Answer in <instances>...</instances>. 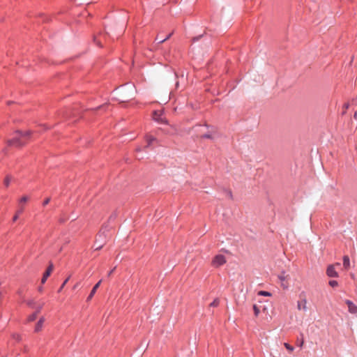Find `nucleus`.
<instances>
[{"label": "nucleus", "instance_id": "6e6552de", "mask_svg": "<svg viewBox=\"0 0 357 357\" xmlns=\"http://www.w3.org/2000/svg\"><path fill=\"white\" fill-rule=\"evenodd\" d=\"M165 132L169 135H176L179 133V129L176 125H172L166 128Z\"/></svg>", "mask_w": 357, "mask_h": 357}, {"label": "nucleus", "instance_id": "f257e3e1", "mask_svg": "<svg viewBox=\"0 0 357 357\" xmlns=\"http://www.w3.org/2000/svg\"><path fill=\"white\" fill-rule=\"evenodd\" d=\"M109 231V225L107 224H104L99 232L96 235V238L95 241V250H101L103 246L105 245L107 241V233Z\"/></svg>", "mask_w": 357, "mask_h": 357}, {"label": "nucleus", "instance_id": "aec40b11", "mask_svg": "<svg viewBox=\"0 0 357 357\" xmlns=\"http://www.w3.org/2000/svg\"><path fill=\"white\" fill-rule=\"evenodd\" d=\"M219 304H220V300H219V298H216L213 301V302H211L210 303L209 305H210V307H216L219 305Z\"/></svg>", "mask_w": 357, "mask_h": 357}, {"label": "nucleus", "instance_id": "20e7f679", "mask_svg": "<svg viewBox=\"0 0 357 357\" xmlns=\"http://www.w3.org/2000/svg\"><path fill=\"white\" fill-rule=\"evenodd\" d=\"M226 258L223 255H217L212 260V264L215 266H220L226 263Z\"/></svg>", "mask_w": 357, "mask_h": 357}, {"label": "nucleus", "instance_id": "72a5a7b5", "mask_svg": "<svg viewBox=\"0 0 357 357\" xmlns=\"http://www.w3.org/2000/svg\"><path fill=\"white\" fill-rule=\"evenodd\" d=\"M50 202V197H47L46 198L44 201H43V206H46L47 204H49V202Z\"/></svg>", "mask_w": 357, "mask_h": 357}, {"label": "nucleus", "instance_id": "2eb2a0df", "mask_svg": "<svg viewBox=\"0 0 357 357\" xmlns=\"http://www.w3.org/2000/svg\"><path fill=\"white\" fill-rule=\"evenodd\" d=\"M343 266L346 270L350 268V259L348 255L343 256Z\"/></svg>", "mask_w": 357, "mask_h": 357}, {"label": "nucleus", "instance_id": "e433bc0d", "mask_svg": "<svg viewBox=\"0 0 357 357\" xmlns=\"http://www.w3.org/2000/svg\"><path fill=\"white\" fill-rule=\"evenodd\" d=\"M116 267H114L113 269H112L109 273H108V276L111 275L113 272L114 271Z\"/></svg>", "mask_w": 357, "mask_h": 357}, {"label": "nucleus", "instance_id": "f704fd0d", "mask_svg": "<svg viewBox=\"0 0 357 357\" xmlns=\"http://www.w3.org/2000/svg\"><path fill=\"white\" fill-rule=\"evenodd\" d=\"M93 40H94V42L96 43V45H97L98 46H99V47H102V44H101V43H100V41H98V40H96V37H94V38H93Z\"/></svg>", "mask_w": 357, "mask_h": 357}, {"label": "nucleus", "instance_id": "9d476101", "mask_svg": "<svg viewBox=\"0 0 357 357\" xmlns=\"http://www.w3.org/2000/svg\"><path fill=\"white\" fill-rule=\"evenodd\" d=\"M326 274H327V275L328 277H331V278H337V277H338V273L335 270V268H334L333 265H329L327 267Z\"/></svg>", "mask_w": 357, "mask_h": 357}, {"label": "nucleus", "instance_id": "5701e85b", "mask_svg": "<svg viewBox=\"0 0 357 357\" xmlns=\"http://www.w3.org/2000/svg\"><path fill=\"white\" fill-rule=\"evenodd\" d=\"M349 102H345L344 105H343V111L342 112V115H344L346 113H347V110L349 109Z\"/></svg>", "mask_w": 357, "mask_h": 357}, {"label": "nucleus", "instance_id": "6ab92c4d", "mask_svg": "<svg viewBox=\"0 0 357 357\" xmlns=\"http://www.w3.org/2000/svg\"><path fill=\"white\" fill-rule=\"evenodd\" d=\"M200 138L201 139H213V136H212V132H208L204 135H202L200 136Z\"/></svg>", "mask_w": 357, "mask_h": 357}, {"label": "nucleus", "instance_id": "37998d69", "mask_svg": "<svg viewBox=\"0 0 357 357\" xmlns=\"http://www.w3.org/2000/svg\"><path fill=\"white\" fill-rule=\"evenodd\" d=\"M303 344V340H302V342L301 343V347H302Z\"/></svg>", "mask_w": 357, "mask_h": 357}, {"label": "nucleus", "instance_id": "dca6fc26", "mask_svg": "<svg viewBox=\"0 0 357 357\" xmlns=\"http://www.w3.org/2000/svg\"><path fill=\"white\" fill-rule=\"evenodd\" d=\"M284 271H283L281 275H278V279L281 281V282H282L281 284H282L283 289H287L288 287V285H287L284 283V281L286 279V277L284 275Z\"/></svg>", "mask_w": 357, "mask_h": 357}, {"label": "nucleus", "instance_id": "a878e982", "mask_svg": "<svg viewBox=\"0 0 357 357\" xmlns=\"http://www.w3.org/2000/svg\"><path fill=\"white\" fill-rule=\"evenodd\" d=\"M108 107V105H102L100 106L96 107V108L91 109V110H100V109H105L106 107Z\"/></svg>", "mask_w": 357, "mask_h": 357}, {"label": "nucleus", "instance_id": "c85d7f7f", "mask_svg": "<svg viewBox=\"0 0 357 357\" xmlns=\"http://www.w3.org/2000/svg\"><path fill=\"white\" fill-rule=\"evenodd\" d=\"M117 217V214L116 212H113L110 216L108 218V221H112V220H114Z\"/></svg>", "mask_w": 357, "mask_h": 357}, {"label": "nucleus", "instance_id": "ea45409f", "mask_svg": "<svg viewBox=\"0 0 357 357\" xmlns=\"http://www.w3.org/2000/svg\"><path fill=\"white\" fill-rule=\"evenodd\" d=\"M204 126H206V127H207V128L211 127V126H210V125H208V124H207V123H206V122H205V123H204Z\"/></svg>", "mask_w": 357, "mask_h": 357}, {"label": "nucleus", "instance_id": "c9c22d12", "mask_svg": "<svg viewBox=\"0 0 357 357\" xmlns=\"http://www.w3.org/2000/svg\"><path fill=\"white\" fill-rule=\"evenodd\" d=\"M20 212H18L14 217H13V221H15L19 216Z\"/></svg>", "mask_w": 357, "mask_h": 357}, {"label": "nucleus", "instance_id": "2f4dec72", "mask_svg": "<svg viewBox=\"0 0 357 357\" xmlns=\"http://www.w3.org/2000/svg\"><path fill=\"white\" fill-rule=\"evenodd\" d=\"M204 36V34H201V35H199L197 36H195L192 38V43H195L197 41H198L201 38H202V36Z\"/></svg>", "mask_w": 357, "mask_h": 357}, {"label": "nucleus", "instance_id": "393cba45", "mask_svg": "<svg viewBox=\"0 0 357 357\" xmlns=\"http://www.w3.org/2000/svg\"><path fill=\"white\" fill-rule=\"evenodd\" d=\"M69 279H70V276H69V277H68V278H67L63 281V284H61V286L59 287V289H58V291H57V292H58V293H60V292L62 291L63 288L64 287V286L66 285V284L68 282Z\"/></svg>", "mask_w": 357, "mask_h": 357}, {"label": "nucleus", "instance_id": "bb28decb", "mask_svg": "<svg viewBox=\"0 0 357 357\" xmlns=\"http://www.w3.org/2000/svg\"><path fill=\"white\" fill-rule=\"evenodd\" d=\"M32 132L30 131V130H28V131H26V132H24V135H23V137H24V141L26 139H28L29 137V136L31 135Z\"/></svg>", "mask_w": 357, "mask_h": 357}, {"label": "nucleus", "instance_id": "1a4fd4ad", "mask_svg": "<svg viewBox=\"0 0 357 357\" xmlns=\"http://www.w3.org/2000/svg\"><path fill=\"white\" fill-rule=\"evenodd\" d=\"M345 303L348 306V310L351 314H357V305H356L351 301L346 300Z\"/></svg>", "mask_w": 357, "mask_h": 357}, {"label": "nucleus", "instance_id": "7ed1b4c3", "mask_svg": "<svg viewBox=\"0 0 357 357\" xmlns=\"http://www.w3.org/2000/svg\"><path fill=\"white\" fill-rule=\"evenodd\" d=\"M163 112L161 110H154L152 112L153 119L160 123H167V121L165 117H162Z\"/></svg>", "mask_w": 357, "mask_h": 357}, {"label": "nucleus", "instance_id": "4468645a", "mask_svg": "<svg viewBox=\"0 0 357 357\" xmlns=\"http://www.w3.org/2000/svg\"><path fill=\"white\" fill-rule=\"evenodd\" d=\"M45 321V319L44 317H40L39 319V320L38 321V322L36 323V326H35V332H39L41 329H42V327H43V324Z\"/></svg>", "mask_w": 357, "mask_h": 357}, {"label": "nucleus", "instance_id": "a19ab883", "mask_svg": "<svg viewBox=\"0 0 357 357\" xmlns=\"http://www.w3.org/2000/svg\"><path fill=\"white\" fill-rule=\"evenodd\" d=\"M38 291L41 292L43 291V287L40 286L38 287Z\"/></svg>", "mask_w": 357, "mask_h": 357}, {"label": "nucleus", "instance_id": "a211bd4d", "mask_svg": "<svg viewBox=\"0 0 357 357\" xmlns=\"http://www.w3.org/2000/svg\"><path fill=\"white\" fill-rule=\"evenodd\" d=\"M26 305L31 308H35L36 310L37 305L33 300H29L26 301Z\"/></svg>", "mask_w": 357, "mask_h": 357}, {"label": "nucleus", "instance_id": "ddd939ff", "mask_svg": "<svg viewBox=\"0 0 357 357\" xmlns=\"http://www.w3.org/2000/svg\"><path fill=\"white\" fill-rule=\"evenodd\" d=\"M173 34V33H169L165 38H162V37H160L159 34H158L155 38V41H156L158 44H161L162 43H164L165 40H168L169 38H170V37L172 36V35Z\"/></svg>", "mask_w": 357, "mask_h": 357}, {"label": "nucleus", "instance_id": "c756f323", "mask_svg": "<svg viewBox=\"0 0 357 357\" xmlns=\"http://www.w3.org/2000/svg\"><path fill=\"white\" fill-rule=\"evenodd\" d=\"M225 192L227 193V195H228V197L231 199H233V195H232V192L231 190L229 189H225L224 190Z\"/></svg>", "mask_w": 357, "mask_h": 357}, {"label": "nucleus", "instance_id": "4c0bfd02", "mask_svg": "<svg viewBox=\"0 0 357 357\" xmlns=\"http://www.w3.org/2000/svg\"><path fill=\"white\" fill-rule=\"evenodd\" d=\"M28 200V197L26 196H24V204H25Z\"/></svg>", "mask_w": 357, "mask_h": 357}, {"label": "nucleus", "instance_id": "f03ea898", "mask_svg": "<svg viewBox=\"0 0 357 357\" xmlns=\"http://www.w3.org/2000/svg\"><path fill=\"white\" fill-rule=\"evenodd\" d=\"M77 105L74 106L73 108H65L59 112V115L61 116L64 119H70L71 117L75 116L77 114H79V112L77 110Z\"/></svg>", "mask_w": 357, "mask_h": 357}, {"label": "nucleus", "instance_id": "423d86ee", "mask_svg": "<svg viewBox=\"0 0 357 357\" xmlns=\"http://www.w3.org/2000/svg\"><path fill=\"white\" fill-rule=\"evenodd\" d=\"M54 269V265L52 262L50 263L48 266L47 267L45 271L43 273V275L41 279V283L45 284L47 281V278L50 276L52 271Z\"/></svg>", "mask_w": 357, "mask_h": 357}, {"label": "nucleus", "instance_id": "9b49d317", "mask_svg": "<svg viewBox=\"0 0 357 357\" xmlns=\"http://www.w3.org/2000/svg\"><path fill=\"white\" fill-rule=\"evenodd\" d=\"M52 20L51 17L44 13L38 15V22L43 23H48Z\"/></svg>", "mask_w": 357, "mask_h": 357}, {"label": "nucleus", "instance_id": "b1692460", "mask_svg": "<svg viewBox=\"0 0 357 357\" xmlns=\"http://www.w3.org/2000/svg\"><path fill=\"white\" fill-rule=\"evenodd\" d=\"M253 310H254V314L255 316L257 317H258L259 312H260V310H259V308L257 307V305H253Z\"/></svg>", "mask_w": 357, "mask_h": 357}, {"label": "nucleus", "instance_id": "58836bf2", "mask_svg": "<svg viewBox=\"0 0 357 357\" xmlns=\"http://www.w3.org/2000/svg\"><path fill=\"white\" fill-rule=\"evenodd\" d=\"M354 118L357 119V110L354 113Z\"/></svg>", "mask_w": 357, "mask_h": 357}, {"label": "nucleus", "instance_id": "f8f14e48", "mask_svg": "<svg viewBox=\"0 0 357 357\" xmlns=\"http://www.w3.org/2000/svg\"><path fill=\"white\" fill-rule=\"evenodd\" d=\"M100 283H101V280L98 281V282H97V283L93 286V287L92 288V289H91V292H90L89 295V296H88V297H87V299H86L87 301H89V300H91V299L93 298V296H94V294H96V291H97L98 288L99 287V286H100Z\"/></svg>", "mask_w": 357, "mask_h": 357}, {"label": "nucleus", "instance_id": "4be33fe9", "mask_svg": "<svg viewBox=\"0 0 357 357\" xmlns=\"http://www.w3.org/2000/svg\"><path fill=\"white\" fill-rule=\"evenodd\" d=\"M156 139L153 136H147L146 137V142H147V146H150L153 141H155Z\"/></svg>", "mask_w": 357, "mask_h": 357}, {"label": "nucleus", "instance_id": "39448f33", "mask_svg": "<svg viewBox=\"0 0 357 357\" xmlns=\"http://www.w3.org/2000/svg\"><path fill=\"white\" fill-rule=\"evenodd\" d=\"M300 300L298 301V309H303V310H306V303L307 300L305 297V294L304 291L301 292L299 295Z\"/></svg>", "mask_w": 357, "mask_h": 357}, {"label": "nucleus", "instance_id": "7c9ffc66", "mask_svg": "<svg viewBox=\"0 0 357 357\" xmlns=\"http://www.w3.org/2000/svg\"><path fill=\"white\" fill-rule=\"evenodd\" d=\"M284 347L287 350L290 351H293L294 349V347L290 345L289 343H284Z\"/></svg>", "mask_w": 357, "mask_h": 357}, {"label": "nucleus", "instance_id": "cd10ccee", "mask_svg": "<svg viewBox=\"0 0 357 357\" xmlns=\"http://www.w3.org/2000/svg\"><path fill=\"white\" fill-rule=\"evenodd\" d=\"M328 284L332 287H335L338 286V282L336 280H330Z\"/></svg>", "mask_w": 357, "mask_h": 357}, {"label": "nucleus", "instance_id": "79ce46f5", "mask_svg": "<svg viewBox=\"0 0 357 357\" xmlns=\"http://www.w3.org/2000/svg\"><path fill=\"white\" fill-rule=\"evenodd\" d=\"M356 101H357V97H356V98H354V99L352 100V102H356Z\"/></svg>", "mask_w": 357, "mask_h": 357}, {"label": "nucleus", "instance_id": "f3484780", "mask_svg": "<svg viewBox=\"0 0 357 357\" xmlns=\"http://www.w3.org/2000/svg\"><path fill=\"white\" fill-rule=\"evenodd\" d=\"M8 145L9 146H20V140L18 139H13L12 140L8 141Z\"/></svg>", "mask_w": 357, "mask_h": 357}, {"label": "nucleus", "instance_id": "0eeeda50", "mask_svg": "<svg viewBox=\"0 0 357 357\" xmlns=\"http://www.w3.org/2000/svg\"><path fill=\"white\" fill-rule=\"evenodd\" d=\"M44 303L37 305L36 310L27 317V321L31 322L36 319L38 314L40 312Z\"/></svg>", "mask_w": 357, "mask_h": 357}, {"label": "nucleus", "instance_id": "c03bdc74", "mask_svg": "<svg viewBox=\"0 0 357 357\" xmlns=\"http://www.w3.org/2000/svg\"><path fill=\"white\" fill-rule=\"evenodd\" d=\"M201 126V124H196V126Z\"/></svg>", "mask_w": 357, "mask_h": 357}, {"label": "nucleus", "instance_id": "473e14b6", "mask_svg": "<svg viewBox=\"0 0 357 357\" xmlns=\"http://www.w3.org/2000/svg\"><path fill=\"white\" fill-rule=\"evenodd\" d=\"M10 178L8 176H7V177L4 179V181H3L4 185H5L6 187H8V186L9 185V184H10Z\"/></svg>", "mask_w": 357, "mask_h": 357}, {"label": "nucleus", "instance_id": "412c9836", "mask_svg": "<svg viewBox=\"0 0 357 357\" xmlns=\"http://www.w3.org/2000/svg\"><path fill=\"white\" fill-rule=\"evenodd\" d=\"M258 295L259 296H271L272 294L267 291H259L258 292Z\"/></svg>", "mask_w": 357, "mask_h": 357}]
</instances>
